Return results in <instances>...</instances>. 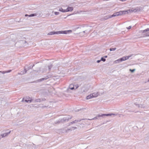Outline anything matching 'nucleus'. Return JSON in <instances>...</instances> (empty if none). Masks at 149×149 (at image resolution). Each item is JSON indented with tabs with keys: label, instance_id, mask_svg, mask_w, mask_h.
I'll list each match as a JSON object with an SVG mask.
<instances>
[{
	"label": "nucleus",
	"instance_id": "nucleus-1",
	"mask_svg": "<svg viewBox=\"0 0 149 149\" xmlns=\"http://www.w3.org/2000/svg\"><path fill=\"white\" fill-rule=\"evenodd\" d=\"M72 32V30H69L68 31H51L48 33V35H52L54 34H67L71 33Z\"/></svg>",
	"mask_w": 149,
	"mask_h": 149
},
{
	"label": "nucleus",
	"instance_id": "nucleus-2",
	"mask_svg": "<svg viewBox=\"0 0 149 149\" xmlns=\"http://www.w3.org/2000/svg\"><path fill=\"white\" fill-rule=\"evenodd\" d=\"M91 26L86 25H83L79 27L81 31H84V32H86L87 34H88L91 30Z\"/></svg>",
	"mask_w": 149,
	"mask_h": 149
},
{
	"label": "nucleus",
	"instance_id": "nucleus-3",
	"mask_svg": "<svg viewBox=\"0 0 149 149\" xmlns=\"http://www.w3.org/2000/svg\"><path fill=\"white\" fill-rule=\"evenodd\" d=\"M118 114L117 113H109L107 114H102L101 115L98 114L94 118L92 119H88V120H95L97 119H98V118L100 117H102L103 116H111L112 115H113L114 116H116Z\"/></svg>",
	"mask_w": 149,
	"mask_h": 149
},
{
	"label": "nucleus",
	"instance_id": "nucleus-4",
	"mask_svg": "<svg viewBox=\"0 0 149 149\" xmlns=\"http://www.w3.org/2000/svg\"><path fill=\"white\" fill-rule=\"evenodd\" d=\"M142 99L140 98H138L136 101L137 102H136L134 103V104L136 105H138L139 108L142 107V105L140 104L142 101Z\"/></svg>",
	"mask_w": 149,
	"mask_h": 149
},
{
	"label": "nucleus",
	"instance_id": "nucleus-5",
	"mask_svg": "<svg viewBox=\"0 0 149 149\" xmlns=\"http://www.w3.org/2000/svg\"><path fill=\"white\" fill-rule=\"evenodd\" d=\"M118 12L114 13L113 15H108L107 16H105L104 18L105 19H107L110 18H111L112 17L118 16Z\"/></svg>",
	"mask_w": 149,
	"mask_h": 149
},
{
	"label": "nucleus",
	"instance_id": "nucleus-6",
	"mask_svg": "<svg viewBox=\"0 0 149 149\" xmlns=\"http://www.w3.org/2000/svg\"><path fill=\"white\" fill-rule=\"evenodd\" d=\"M141 32L143 33H145L146 36H149V28H148L144 30L141 31Z\"/></svg>",
	"mask_w": 149,
	"mask_h": 149
},
{
	"label": "nucleus",
	"instance_id": "nucleus-7",
	"mask_svg": "<svg viewBox=\"0 0 149 149\" xmlns=\"http://www.w3.org/2000/svg\"><path fill=\"white\" fill-rule=\"evenodd\" d=\"M128 13V10H124L120 11L118 12V16L124 14H126Z\"/></svg>",
	"mask_w": 149,
	"mask_h": 149
},
{
	"label": "nucleus",
	"instance_id": "nucleus-8",
	"mask_svg": "<svg viewBox=\"0 0 149 149\" xmlns=\"http://www.w3.org/2000/svg\"><path fill=\"white\" fill-rule=\"evenodd\" d=\"M49 78V77L48 76H46L44 78H42L40 79H38L36 81V82H40L41 81H42L45 80H46L47 79H48Z\"/></svg>",
	"mask_w": 149,
	"mask_h": 149
},
{
	"label": "nucleus",
	"instance_id": "nucleus-9",
	"mask_svg": "<svg viewBox=\"0 0 149 149\" xmlns=\"http://www.w3.org/2000/svg\"><path fill=\"white\" fill-rule=\"evenodd\" d=\"M71 118V117H68L67 116L66 117H64L62 119V120L63 122H67Z\"/></svg>",
	"mask_w": 149,
	"mask_h": 149
},
{
	"label": "nucleus",
	"instance_id": "nucleus-10",
	"mask_svg": "<svg viewBox=\"0 0 149 149\" xmlns=\"http://www.w3.org/2000/svg\"><path fill=\"white\" fill-rule=\"evenodd\" d=\"M84 120V119H78L77 120H75L73 121H72V122H70V123L69 125H72L74 123H75L77 122H80L82 120Z\"/></svg>",
	"mask_w": 149,
	"mask_h": 149
},
{
	"label": "nucleus",
	"instance_id": "nucleus-11",
	"mask_svg": "<svg viewBox=\"0 0 149 149\" xmlns=\"http://www.w3.org/2000/svg\"><path fill=\"white\" fill-rule=\"evenodd\" d=\"M26 99L25 100V101L27 103H30L31 102L32 100L31 98L29 97H26Z\"/></svg>",
	"mask_w": 149,
	"mask_h": 149
},
{
	"label": "nucleus",
	"instance_id": "nucleus-12",
	"mask_svg": "<svg viewBox=\"0 0 149 149\" xmlns=\"http://www.w3.org/2000/svg\"><path fill=\"white\" fill-rule=\"evenodd\" d=\"M10 132L11 131H10L9 132L4 133V134H1V137L3 138L5 136H7L8 134H9L10 133Z\"/></svg>",
	"mask_w": 149,
	"mask_h": 149
},
{
	"label": "nucleus",
	"instance_id": "nucleus-13",
	"mask_svg": "<svg viewBox=\"0 0 149 149\" xmlns=\"http://www.w3.org/2000/svg\"><path fill=\"white\" fill-rule=\"evenodd\" d=\"M27 71H28V70H27V69L25 68L23 71H22L21 72V73H18V74H21V75L24 74Z\"/></svg>",
	"mask_w": 149,
	"mask_h": 149
},
{
	"label": "nucleus",
	"instance_id": "nucleus-14",
	"mask_svg": "<svg viewBox=\"0 0 149 149\" xmlns=\"http://www.w3.org/2000/svg\"><path fill=\"white\" fill-rule=\"evenodd\" d=\"M78 34L81 36H83L85 35H86L87 34L86 32H84V31H82V32H79Z\"/></svg>",
	"mask_w": 149,
	"mask_h": 149
},
{
	"label": "nucleus",
	"instance_id": "nucleus-15",
	"mask_svg": "<svg viewBox=\"0 0 149 149\" xmlns=\"http://www.w3.org/2000/svg\"><path fill=\"white\" fill-rule=\"evenodd\" d=\"M73 8L72 7H68V8L66 9V11L67 12L69 11H71L73 10Z\"/></svg>",
	"mask_w": 149,
	"mask_h": 149
},
{
	"label": "nucleus",
	"instance_id": "nucleus-16",
	"mask_svg": "<svg viewBox=\"0 0 149 149\" xmlns=\"http://www.w3.org/2000/svg\"><path fill=\"white\" fill-rule=\"evenodd\" d=\"M91 94L92 95H93V97H97L99 95V93L98 92H95Z\"/></svg>",
	"mask_w": 149,
	"mask_h": 149
},
{
	"label": "nucleus",
	"instance_id": "nucleus-17",
	"mask_svg": "<svg viewBox=\"0 0 149 149\" xmlns=\"http://www.w3.org/2000/svg\"><path fill=\"white\" fill-rule=\"evenodd\" d=\"M11 71V70H10L8 71H0V73H1L3 74H4L10 72Z\"/></svg>",
	"mask_w": 149,
	"mask_h": 149
},
{
	"label": "nucleus",
	"instance_id": "nucleus-18",
	"mask_svg": "<svg viewBox=\"0 0 149 149\" xmlns=\"http://www.w3.org/2000/svg\"><path fill=\"white\" fill-rule=\"evenodd\" d=\"M69 88L72 90L74 89V85L73 84H70L69 86Z\"/></svg>",
	"mask_w": 149,
	"mask_h": 149
},
{
	"label": "nucleus",
	"instance_id": "nucleus-19",
	"mask_svg": "<svg viewBox=\"0 0 149 149\" xmlns=\"http://www.w3.org/2000/svg\"><path fill=\"white\" fill-rule=\"evenodd\" d=\"M52 67V64H50L49 65L47 66V67H46V68H47V69H47V68H48V70L49 71H50L51 70V68Z\"/></svg>",
	"mask_w": 149,
	"mask_h": 149
},
{
	"label": "nucleus",
	"instance_id": "nucleus-20",
	"mask_svg": "<svg viewBox=\"0 0 149 149\" xmlns=\"http://www.w3.org/2000/svg\"><path fill=\"white\" fill-rule=\"evenodd\" d=\"M93 97V95H92V94H91L90 95H89L87 96L86 99L88 100Z\"/></svg>",
	"mask_w": 149,
	"mask_h": 149
},
{
	"label": "nucleus",
	"instance_id": "nucleus-21",
	"mask_svg": "<svg viewBox=\"0 0 149 149\" xmlns=\"http://www.w3.org/2000/svg\"><path fill=\"white\" fill-rule=\"evenodd\" d=\"M59 10L60 11L62 12L63 13H65V12H67V11H66V10L63 9V8H60L59 9Z\"/></svg>",
	"mask_w": 149,
	"mask_h": 149
},
{
	"label": "nucleus",
	"instance_id": "nucleus-22",
	"mask_svg": "<svg viewBox=\"0 0 149 149\" xmlns=\"http://www.w3.org/2000/svg\"><path fill=\"white\" fill-rule=\"evenodd\" d=\"M63 121L62 120V119H60V120H58L57 121H56V122H55V123L56 124H57V123H63Z\"/></svg>",
	"mask_w": 149,
	"mask_h": 149
},
{
	"label": "nucleus",
	"instance_id": "nucleus-23",
	"mask_svg": "<svg viewBox=\"0 0 149 149\" xmlns=\"http://www.w3.org/2000/svg\"><path fill=\"white\" fill-rule=\"evenodd\" d=\"M133 55V54H131L129 55L128 56H125V58L126 59V60L128 59L129 58Z\"/></svg>",
	"mask_w": 149,
	"mask_h": 149
},
{
	"label": "nucleus",
	"instance_id": "nucleus-24",
	"mask_svg": "<svg viewBox=\"0 0 149 149\" xmlns=\"http://www.w3.org/2000/svg\"><path fill=\"white\" fill-rule=\"evenodd\" d=\"M121 60H120V58L118 59L116 61H115L114 62L116 63H119L120 62H121Z\"/></svg>",
	"mask_w": 149,
	"mask_h": 149
},
{
	"label": "nucleus",
	"instance_id": "nucleus-25",
	"mask_svg": "<svg viewBox=\"0 0 149 149\" xmlns=\"http://www.w3.org/2000/svg\"><path fill=\"white\" fill-rule=\"evenodd\" d=\"M120 60L121 61H124L126 60V59L125 58V56H123V57L120 58Z\"/></svg>",
	"mask_w": 149,
	"mask_h": 149
},
{
	"label": "nucleus",
	"instance_id": "nucleus-26",
	"mask_svg": "<svg viewBox=\"0 0 149 149\" xmlns=\"http://www.w3.org/2000/svg\"><path fill=\"white\" fill-rule=\"evenodd\" d=\"M41 101V100L40 99H36L35 100V102H40Z\"/></svg>",
	"mask_w": 149,
	"mask_h": 149
},
{
	"label": "nucleus",
	"instance_id": "nucleus-27",
	"mask_svg": "<svg viewBox=\"0 0 149 149\" xmlns=\"http://www.w3.org/2000/svg\"><path fill=\"white\" fill-rule=\"evenodd\" d=\"M37 15L36 13H33L30 14V15H29V17H33L34 16H36Z\"/></svg>",
	"mask_w": 149,
	"mask_h": 149
},
{
	"label": "nucleus",
	"instance_id": "nucleus-28",
	"mask_svg": "<svg viewBox=\"0 0 149 149\" xmlns=\"http://www.w3.org/2000/svg\"><path fill=\"white\" fill-rule=\"evenodd\" d=\"M34 66V65H33L32 66H30L28 67V68L26 69L27 70H28L29 69H31Z\"/></svg>",
	"mask_w": 149,
	"mask_h": 149
},
{
	"label": "nucleus",
	"instance_id": "nucleus-29",
	"mask_svg": "<svg viewBox=\"0 0 149 149\" xmlns=\"http://www.w3.org/2000/svg\"><path fill=\"white\" fill-rule=\"evenodd\" d=\"M101 61H102L103 62H104L106 61V59L104 58V57H102L101 59Z\"/></svg>",
	"mask_w": 149,
	"mask_h": 149
},
{
	"label": "nucleus",
	"instance_id": "nucleus-30",
	"mask_svg": "<svg viewBox=\"0 0 149 149\" xmlns=\"http://www.w3.org/2000/svg\"><path fill=\"white\" fill-rule=\"evenodd\" d=\"M116 49V48H112L110 49V51H114Z\"/></svg>",
	"mask_w": 149,
	"mask_h": 149
},
{
	"label": "nucleus",
	"instance_id": "nucleus-31",
	"mask_svg": "<svg viewBox=\"0 0 149 149\" xmlns=\"http://www.w3.org/2000/svg\"><path fill=\"white\" fill-rule=\"evenodd\" d=\"M71 129V131L72 130H74L77 129V127H71L70 128Z\"/></svg>",
	"mask_w": 149,
	"mask_h": 149
},
{
	"label": "nucleus",
	"instance_id": "nucleus-32",
	"mask_svg": "<svg viewBox=\"0 0 149 149\" xmlns=\"http://www.w3.org/2000/svg\"><path fill=\"white\" fill-rule=\"evenodd\" d=\"M129 70L131 72H133L136 70H135V69H130Z\"/></svg>",
	"mask_w": 149,
	"mask_h": 149
},
{
	"label": "nucleus",
	"instance_id": "nucleus-33",
	"mask_svg": "<svg viewBox=\"0 0 149 149\" xmlns=\"http://www.w3.org/2000/svg\"><path fill=\"white\" fill-rule=\"evenodd\" d=\"M69 131H71V129L70 128H68L65 130V132H68Z\"/></svg>",
	"mask_w": 149,
	"mask_h": 149
},
{
	"label": "nucleus",
	"instance_id": "nucleus-34",
	"mask_svg": "<svg viewBox=\"0 0 149 149\" xmlns=\"http://www.w3.org/2000/svg\"><path fill=\"white\" fill-rule=\"evenodd\" d=\"M59 14V13L58 12H54V14L56 15H58Z\"/></svg>",
	"mask_w": 149,
	"mask_h": 149
},
{
	"label": "nucleus",
	"instance_id": "nucleus-35",
	"mask_svg": "<svg viewBox=\"0 0 149 149\" xmlns=\"http://www.w3.org/2000/svg\"><path fill=\"white\" fill-rule=\"evenodd\" d=\"M79 87V86L78 84L76 85H74V88H75V89H77Z\"/></svg>",
	"mask_w": 149,
	"mask_h": 149
},
{
	"label": "nucleus",
	"instance_id": "nucleus-36",
	"mask_svg": "<svg viewBox=\"0 0 149 149\" xmlns=\"http://www.w3.org/2000/svg\"><path fill=\"white\" fill-rule=\"evenodd\" d=\"M131 27H132L131 26H130L128 27H127V29H131Z\"/></svg>",
	"mask_w": 149,
	"mask_h": 149
},
{
	"label": "nucleus",
	"instance_id": "nucleus-37",
	"mask_svg": "<svg viewBox=\"0 0 149 149\" xmlns=\"http://www.w3.org/2000/svg\"><path fill=\"white\" fill-rule=\"evenodd\" d=\"M101 61V60H98L97 61V63H99Z\"/></svg>",
	"mask_w": 149,
	"mask_h": 149
},
{
	"label": "nucleus",
	"instance_id": "nucleus-38",
	"mask_svg": "<svg viewBox=\"0 0 149 149\" xmlns=\"http://www.w3.org/2000/svg\"><path fill=\"white\" fill-rule=\"evenodd\" d=\"M104 58H107V56H104Z\"/></svg>",
	"mask_w": 149,
	"mask_h": 149
},
{
	"label": "nucleus",
	"instance_id": "nucleus-39",
	"mask_svg": "<svg viewBox=\"0 0 149 149\" xmlns=\"http://www.w3.org/2000/svg\"><path fill=\"white\" fill-rule=\"evenodd\" d=\"M24 98H23L22 100V102H23L24 101Z\"/></svg>",
	"mask_w": 149,
	"mask_h": 149
},
{
	"label": "nucleus",
	"instance_id": "nucleus-40",
	"mask_svg": "<svg viewBox=\"0 0 149 149\" xmlns=\"http://www.w3.org/2000/svg\"><path fill=\"white\" fill-rule=\"evenodd\" d=\"M29 15H28L27 14H26L25 15V16L26 17V16H29Z\"/></svg>",
	"mask_w": 149,
	"mask_h": 149
},
{
	"label": "nucleus",
	"instance_id": "nucleus-41",
	"mask_svg": "<svg viewBox=\"0 0 149 149\" xmlns=\"http://www.w3.org/2000/svg\"><path fill=\"white\" fill-rule=\"evenodd\" d=\"M2 138L1 137V135H0V140Z\"/></svg>",
	"mask_w": 149,
	"mask_h": 149
}]
</instances>
